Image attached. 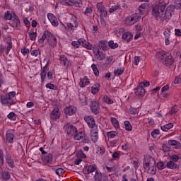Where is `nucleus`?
Returning a JSON list of instances; mask_svg holds the SVG:
<instances>
[{"mask_svg": "<svg viewBox=\"0 0 181 181\" xmlns=\"http://www.w3.org/2000/svg\"><path fill=\"white\" fill-rule=\"evenodd\" d=\"M175 12V7L170 5L166 8V3L160 2L152 6L151 14L156 21H169L172 18V13Z\"/></svg>", "mask_w": 181, "mask_h": 181, "instance_id": "f257e3e1", "label": "nucleus"}, {"mask_svg": "<svg viewBox=\"0 0 181 181\" xmlns=\"http://www.w3.org/2000/svg\"><path fill=\"white\" fill-rule=\"evenodd\" d=\"M143 166L147 173L150 175L156 174V161H155V158L152 156L149 155L144 156Z\"/></svg>", "mask_w": 181, "mask_h": 181, "instance_id": "f03ea898", "label": "nucleus"}, {"mask_svg": "<svg viewBox=\"0 0 181 181\" xmlns=\"http://www.w3.org/2000/svg\"><path fill=\"white\" fill-rule=\"evenodd\" d=\"M16 96V92L11 91L4 95H1L0 103L2 105H13L16 103L15 97Z\"/></svg>", "mask_w": 181, "mask_h": 181, "instance_id": "7ed1b4c3", "label": "nucleus"}, {"mask_svg": "<svg viewBox=\"0 0 181 181\" xmlns=\"http://www.w3.org/2000/svg\"><path fill=\"white\" fill-rule=\"evenodd\" d=\"M156 56L158 58V60L161 62V63H163L167 66H172L175 62L172 57V55L165 51L158 52L156 54Z\"/></svg>", "mask_w": 181, "mask_h": 181, "instance_id": "20e7f679", "label": "nucleus"}, {"mask_svg": "<svg viewBox=\"0 0 181 181\" xmlns=\"http://www.w3.org/2000/svg\"><path fill=\"white\" fill-rule=\"evenodd\" d=\"M141 19V15L139 13H134L130 17H127L125 19L126 25H135L138 21Z\"/></svg>", "mask_w": 181, "mask_h": 181, "instance_id": "39448f33", "label": "nucleus"}, {"mask_svg": "<svg viewBox=\"0 0 181 181\" xmlns=\"http://www.w3.org/2000/svg\"><path fill=\"white\" fill-rule=\"evenodd\" d=\"M84 119L90 129H95L98 128V125L95 124V120L92 116H85Z\"/></svg>", "mask_w": 181, "mask_h": 181, "instance_id": "423d86ee", "label": "nucleus"}, {"mask_svg": "<svg viewBox=\"0 0 181 181\" xmlns=\"http://www.w3.org/2000/svg\"><path fill=\"white\" fill-rule=\"evenodd\" d=\"M64 129L68 135L70 136H74L77 134V128L74 125L67 124L64 126Z\"/></svg>", "mask_w": 181, "mask_h": 181, "instance_id": "0eeeda50", "label": "nucleus"}, {"mask_svg": "<svg viewBox=\"0 0 181 181\" xmlns=\"http://www.w3.org/2000/svg\"><path fill=\"white\" fill-rule=\"evenodd\" d=\"M61 115L62 113L60 112V109H59V107H54L49 115V117L52 121H57V119L60 118Z\"/></svg>", "mask_w": 181, "mask_h": 181, "instance_id": "6e6552de", "label": "nucleus"}, {"mask_svg": "<svg viewBox=\"0 0 181 181\" xmlns=\"http://www.w3.org/2000/svg\"><path fill=\"white\" fill-rule=\"evenodd\" d=\"M47 35H49L47 42L51 46V47H56L57 46V39L52 33H47Z\"/></svg>", "mask_w": 181, "mask_h": 181, "instance_id": "1a4fd4ad", "label": "nucleus"}, {"mask_svg": "<svg viewBox=\"0 0 181 181\" xmlns=\"http://www.w3.org/2000/svg\"><path fill=\"white\" fill-rule=\"evenodd\" d=\"M90 110L93 114H98L100 112V105L98 103V101L94 100L92 101L90 103Z\"/></svg>", "mask_w": 181, "mask_h": 181, "instance_id": "9d476101", "label": "nucleus"}, {"mask_svg": "<svg viewBox=\"0 0 181 181\" xmlns=\"http://www.w3.org/2000/svg\"><path fill=\"white\" fill-rule=\"evenodd\" d=\"M47 18L49 21L50 23L52 25V26H54V28L59 26V21H57V18H56V16H54L53 13H48Z\"/></svg>", "mask_w": 181, "mask_h": 181, "instance_id": "9b49d317", "label": "nucleus"}, {"mask_svg": "<svg viewBox=\"0 0 181 181\" xmlns=\"http://www.w3.org/2000/svg\"><path fill=\"white\" fill-rule=\"evenodd\" d=\"M93 54L95 57V59H97V60H99V62H101L102 60H104L105 59V54L104 52L100 51V49H98L96 51H93Z\"/></svg>", "mask_w": 181, "mask_h": 181, "instance_id": "f8f14e48", "label": "nucleus"}, {"mask_svg": "<svg viewBox=\"0 0 181 181\" xmlns=\"http://www.w3.org/2000/svg\"><path fill=\"white\" fill-rule=\"evenodd\" d=\"M42 160L46 165H47V163L51 165L52 162H53V155H52V153H48L42 156Z\"/></svg>", "mask_w": 181, "mask_h": 181, "instance_id": "ddd939ff", "label": "nucleus"}, {"mask_svg": "<svg viewBox=\"0 0 181 181\" xmlns=\"http://www.w3.org/2000/svg\"><path fill=\"white\" fill-rule=\"evenodd\" d=\"M90 139L93 142H97L98 141V127L90 129Z\"/></svg>", "mask_w": 181, "mask_h": 181, "instance_id": "4468645a", "label": "nucleus"}, {"mask_svg": "<svg viewBox=\"0 0 181 181\" xmlns=\"http://www.w3.org/2000/svg\"><path fill=\"white\" fill-rule=\"evenodd\" d=\"M97 8L100 13V16L102 18H105L107 14V9L105 8V7H104V6H103L101 4H98L97 5Z\"/></svg>", "mask_w": 181, "mask_h": 181, "instance_id": "2eb2a0df", "label": "nucleus"}, {"mask_svg": "<svg viewBox=\"0 0 181 181\" xmlns=\"http://www.w3.org/2000/svg\"><path fill=\"white\" fill-rule=\"evenodd\" d=\"M11 25L13 28H19V26H21V21H19V18L16 14L11 20Z\"/></svg>", "mask_w": 181, "mask_h": 181, "instance_id": "dca6fc26", "label": "nucleus"}, {"mask_svg": "<svg viewBox=\"0 0 181 181\" xmlns=\"http://www.w3.org/2000/svg\"><path fill=\"white\" fill-rule=\"evenodd\" d=\"M122 40H124V42H131V40L134 39V35L131 33V32L127 31L122 35Z\"/></svg>", "mask_w": 181, "mask_h": 181, "instance_id": "f3484780", "label": "nucleus"}, {"mask_svg": "<svg viewBox=\"0 0 181 181\" xmlns=\"http://www.w3.org/2000/svg\"><path fill=\"white\" fill-rule=\"evenodd\" d=\"M76 111L77 109L73 106H68L64 109V113L66 115H74V114H76Z\"/></svg>", "mask_w": 181, "mask_h": 181, "instance_id": "a211bd4d", "label": "nucleus"}, {"mask_svg": "<svg viewBox=\"0 0 181 181\" xmlns=\"http://www.w3.org/2000/svg\"><path fill=\"white\" fill-rule=\"evenodd\" d=\"M168 144L173 146V149H181V143L176 140H168Z\"/></svg>", "mask_w": 181, "mask_h": 181, "instance_id": "6ab92c4d", "label": "nucleus"}, {"mask_svg": "<svg viewBox=\"0 0 181 181\" xmlns=\"http://www.w3.org/2000/svg\"><path fill=\"white\" fill-rule=\"evenodd\" d=\"M49 62L48 61L46 65L41 70L40 76H41L42 83H43V81H45V79L46 78V75L47 74V66H49Z\"/></svg>", "mask_w": 181, "mask_h": 181, "instance_id": "aec40b11", "label": "nucleus"}, {"mask_svg": "<svg viewBox=\"0 0 181 181\" xmlns=\"http://www.w3.org/2000/svg\"><path fill=\"white\" fill-rule=\"evenodd\" d=\"M90 84V80H88V78L87 76H84L83 78H80L79 81V86L82 88H84V87H86V86H88Z\"/></svg>", "mask_w": 181, "mask_h": 181, "instance_id": "412c9836", "label": "nucleus"}, {"mask_svg": "<svg viewBox=\"0 0 181 181\" xmlns=\"http://www.w3.org/2000/svg\"><path fill=\"white\" fill-rule=\"evenodd\" d=\"M59 60L64 64L65 67H70V66H71V63H70V61L67 59L66 55H60Z\"/></svg>", "mask_w": 181, "mask_h": 181, "instance_id": "4be33fe9", "label": "nucleus"}, {"mask_svg": "<svg viewBox=\"0 0 181 181\" xmlns=\"http://www.w3.org/2000/svg\"><path fill=\"white\" fill-rule=\"evenodd\" d=\"M84 136H86V134H84L83 132H77L74 135V139L75 141H81V139H84Z\"/></svg>", "mask_w": 181, "mask_h": 181, "instance_id": "5701e85b", "label": "nucleus"}, {"mask_svg": "<svg viewBox=\"0 0 181 181\" xmlns=\"http://www.w3.org/2000/svg\"><path fill=\"white\" fill-rule=\"evenodd\" d=\"M135 94L136 95H138V97H142L145 95V89L139 85L136 89Z\"/></svg>", "mask_w": 181, "mask_h": 181, "instance_id": "b1692460", "label": "nucleus"}, {"mask_svg": "<svg viewBox=\"0 0 181 181\" xmlns=\"http://www.w3.org/2000/svg\"><path fill=\"white\" fill-rule=\"evenodd\" d=\"M85 170L86 172V173L90 174V173H93V172H95V170H97V165H87L85 168Z\"/></svg>", "mask_w": 181, "mask_h": 181, "instance_id": "393cba45", "label": "nucleus"}, {"mask_svg": "<svg viewBox=\"0 0 181 181\" xmlns=\"http://www.w3.org/2000/svg\"><path fill=\"white\" fill-rule=\"evenodd\" d=\"M6 141H8L9 144H12L13 142V139L15 136L12 134L11 131H8L6 134Z\"/></svg>", "mask_w": 181, "mask_h": 181, "instance_id": "a878e982", "label": "nucleus"}, {"mask_svg": "<svg viewBox=\"0 0 181 181\" xmlns=\"http://www.w3.org/2000/svg\"><path fill=\"white\" fill-rule=\"evenodd\" d=\"M84 41V38L78 39L77 41H73L71 45L75 49H78L80 46L82 45L83 42Z\"/></svg>", "mask_w": 181, "mask_h": 181, "instance_id": "bb28decb", "label": "nucleus"}, {"mask_svg": "<svg viewBox=\"0 0 181 181\" xmlns=\"http://www.w3.org/2000/svg\"><path fill=\"white\" fill-rule=\"evenodd\" d=\"M16 14L11 11H6L4 13V19L6 21H11Z\"/></svg>", "mask_w": 181, "mask_h": 181, "instance_id": "cd10ccee", "label": "nucleus"}, {"mask_svg": "<svg viewBox=\"0 0 181 181\" xmlns=\"http://www.w3.org/2000/svg\"><path fill=\"white\" fill-rule=\"evenodd\" d=\"M71 4H73L76 8H83V2L81 0H69Z\"/></svg>", "mask_w": 181, "mask_h": 181, "instance_id": "c85d7f7f", "label": "nucleus"}, {"mask_svg": "<svg viewBox=\"0 0 181 181\" xmlns=\"http://www.w3.org/2000/svg\"><path fill=\"white\" fill-rule=\"evenodd\" d=\"M173 127V123H168L165 125L161 126L160 129L164 132H168L169 129H172Z\"/></svg>", "mask_w": 181, "mask_h": 181, "instance_id": "c756f323", "label": "nucleus"}, {"mask_svg": "<svg viewBox=\"0 0 181 181\" xmlns=\"http://www.w3.org/2000/svg\"><path fill=\"white\" fill-rule=\"evenodd\" d=\"M66 26H67L68 29H70L71 30H76V29H77V28L78 26V23H74V22L67 23Z\"/></svg>", "mask_w": 181, "mask_h": 181, "instance_id": "7c9ffc66", "label": "nucleus"}, {"mask_svg": "<svg viewBox=\"0 0 181 181\" xmlns=\"http://www.w3.org/2000/svg\"><path fill=\"white\" fill-rule=\"evenodd\" d=\"M6 163L8 165L9 168H15V163L13 162V160H12L11 156H6Z\"/></svg>", "mask_w": 181, "mask_h": 181, "instance_id": "2f4dec72", "label": "nucleus"}, {"mask_svg": "<svg viewBox=\"0 0 181 181\" xmlns=\"http://www.w3.org/2000/svg\"><path fill=\"white\" fill-rule=\"evenodd\" d=\"M139 12L141 15H145L146 13V4H143L140 5L138 8Z\"/></svg>", "mask_w": 181, "mask_h": 181, "instance_id": "473e14b6", "label": "nucleus"}, {"mask_svg": "<svg viewBox=\"0 0 181 181\" xmlns=\"http://www.w3.org/2000/svg\"><path fill=\"white\" fill-rule=\"evenodd\" d=\"M28 36H29V37L31 40L35 41V40H36L37 33H36V31H33L32 30H30L28 31Z\"/></svg>", "mask_w": 181, "mask_h": 181, "instance_id": "72a5a7b5", "label": "nucleus"}, {"mask_svg": "<svg viewBox=\"0 0 181 181\" xmlns=\"http://www.w3.org/2000/svg\"><path fill=\"white\" fill-rule=\"evenodd\" d=\"M96 153L98 155H100V156H102V155H104V153H105V148L104 147V146H98L96 149Z\"/></svg>", "mask_w": 181, "mask_h": 181, "instance_id": "f704fd0d", "label": "nucleus"}, {"mask_svg": "<svg viewBox=\"0 0 181 181\" xmlns=\"http://www.w3.org/2000/svg\"><path fill=\"white\" fill-rule=\"evenodd\" d=\"M86 49H88V50H92L93 49V45H91L90 42L86 41V40L83 39V41L82 42V45Z\"/></svg>", "mask_w": 181, "mask_h": 181, "instance_id": "c9c22d12", "label": "nucleus"}, {"mask_svg": "<svg viewBox=\"0 0 181 181\" xmlns=\"http://www.w3.org/2000/svg\"><path fill=\"white\" fill-rule=\"evenodd\" d=\"M100 91V85L99 83H95L91 87V93L92 94H97Z\"/></svg>", "mask_w": 181, "mask_h": 181, "instance_id": "e433bc0d", "label": "nucleus"}, {"mask_svg": "<svg viewBox=\"0 0 181 181\" xmlns=\"http://www.w3.org/2000/svg\"><path fill=\"white\" fill-rule=\"evenodd\" d=\"M117 135H118V132L115 131H110L107 132V136L109 139H112L115 138V136H117Z\"/></svg>", "mask_w": 181, "mask_h": 181, "instance_id": "4c0bfd02", "label": "nucleus"}, {"mask_svg": "<svg viewBox=\"0 0 181 181\" xmlns=\"http://www.w3.org/2000/svg\"><path fill=\"white\" fill-rule=\"evenodd\" d=\"M166 166L168 168V169H176L177 165L175 163H174V161L170 160L167 163Z\"/></svg>", "mask_w": 181, "mask_h": 181, "instance_id": "58836bf2", "label": "nucleus"}, {"mask_svg": "<svg viewBox=\"0 0 181 181\" xmlns=\"http://www.w3.org/2000/svg\"><path fill=\"white\" fill-rule=\"evenodd\" d=\"M103 101L105 103H106V104H109V105H111V104H114V100L112 99H111V98H110L108 95H105L103 96Z\"/></svg>", "mask_w": 181, "mask_h": 181, "instance_id": "ea45409f", "label": "nucleus"}, {"mask_svg": "<svg viewBox=\"0 0 181 181\" xmlns=\"http://www.w3.org/2000/svg\"><path fill=\"white\" fill-rule=\"evenodd\" d=\"M119 9H121V6L119 4H116L115 6H112L110 9L109 12L110 13H112L115 12L116 11H119Z\"/></svg>", "mask_w": 181, "mask_h": 181, "instance_id": "a19ab883", "label": "nucleus"}, {"mask_svg": "<svg viewBox=\"0 0 181 181\" xmlns=\"http://www.w3.org/2000/svg\"><path fill=\"white\" fill-rule=\"evenodd\" d=\"M79 97V100L81 101V103H83V105H86L87 103V98H86V95L83 93H80L78 95Z\"/></svg>", "mask_w": 181, "mask_h": 181, "instance_id": "79ce46f5", "label": "nucleus"}, {"mask_svg": "<svg viewBox=\"0 0 181 181\" xmlns=\"http://www.w3.org/2000/svg\"><path fill=\"white\" fill-rule=\"evenodd\" d=\"M170 160H172L174 163H177L179 161V159H180V155L174 154L170 156Z\"/></svg>", "mask_w": 181, "mask_h": 181, "instance_id": "37998d69", "label": "nucleus"}, {"mask_svg": "<svg viewBox=\"0 0 181 181\" xmlns=\"http://www.w3.org/2000/svg\"><path fill=\"white\" fill-rule=\"evenodd\" d=\"M99 45L102 49V50H103L104 52H105V50H107V40H101L99 42Z\"/></svg>", "mask_w": 181, "mask_h": 181, "instance_id": "c03bdc74", "label": "nucleus"}, {"mask_svg": "<svg viewBox=\"0 0 181 181\" xmlns=\"http://www.w3.org/2000/svg\"><path fill=\"white\" fill-rule=\"evenodd\" d=\"M110 121L113 127H115L116 129L119 128V123L118 122V120H117L115 117H111Z\"/></svg>", "mask_w": 181, "mask_h": 181, "instance_id": "a18cd8bd", "label": "nucleus"}, {"mask_svg": "<svg viewBox=\"0 0 181 181\" xmlns=\"http://www.w3.org/2000/svg\"><path fill=\"white\" fill-rule=\"evenodd\" d=\"M47 33H51L49 31H45V33L42 35V37L40 39L39 42L40 43H43L45 42L46 38H49V34Z\"/></svg>", "mask_w": 181, "mask_h": 181, "instance_id": "49530a36", "label": "nucleus"}, {"mask_svg": "<svg viewBox=\"0 0 181 181\" xmlns=\"http://www.w3.org/2000/svg\"><path fill=\"white\" fill-rule=\"evenodd\" d=\"M31 56H33L34 57H40V50L39 49H34L32 50L30 52Z\"/></svg>", "mask_w": 181, "mask_h": 181, "instance_id": "de8ad7c7", "label": "nucleus"}, {"mask_svg": "<svg viewBox=\"0 0 181 181\" xmlns=\"http://www.w3.org/2000/svg\"><path fill=\"white\" fill-rule=\"evenodd\" d=\"M95 180L100 181L103 180V174L101 173L96 171L94 175Z\"/></svg>", "mask_w": 181, "mask_h": 181, "instance_id": "09e8293b", "label": "nucleus"}, {"mask_svg": "<svg viewBox=\"0 0 181 181\" xmlns=\"http://www.w3.org/2000/svg\"><path fill=\"white\" fill-rule=\"evenodd\" d=\"M7 118L11 121H16V115L13 112H11L8 115Z\"/></svg>", "mask_w": 181, "mask_h": 181, "instance_id": "8fccbe9b", "label": "nucleus"}, {"mask_svg": "<svg viewBox=\"0 0 181 181\" xmlns=\"http://www.w3.org/2000/svg\"><path fill=\"white\" fill-rule=\"evenodd\" d=\"M76 156L79 159H86V158H87V156H86V154H84V153L81 150L78 151V152L76 153Z\"/></svg>", "mask_w": 181, "mask_h": 181, "instance_id": "3c124183", "label": "nucleus"}, {"mask_svg": "<svg viewBox=\"0 0 181 181\" xmlns=\"http://www.w3.org/2000/svg\"><path fill=\"white\" fill-rule=\"evenodd\" d=\"M124 68H119L117 69H115L114 74L115 76H121L124 73Z\"/></svg>", "mask_w": 181, "mask_h": 181, "instance_id": "603ef678", "label": "nucleus"}, {"mask_svg": "<svg viewBox=\"0 0 181 181\" xmlns=\"http://www.w3.org/2000/svg\"><path fill=\"white\" fill-rule=\"evenodd\" d=\"M174 11H175V9H181V0H175V3H174Z\"/></svg>", "mask_w": 181, "mask_h": 181, "instance_id": "864d4df0", "label": "nucleus"}, {"mask_svg": "<svg viewBox=\"0 0 181 181\" xmlns=\"http://www.w3.org/2000/svg\"><path fill=\"white\" fill-rule=\"evenodd\" d=\"M124 126L126 131H132V125H131V123L129 121L124 122Z\"/></svg>", "mask_w": 181, "mask_h": 181, "instance_id": "5fc2aeb1", "label": "nucleus"}, {"mask_svg": "<svg viewBox=\"0 0 181 181\" xmlns=\"http://www.w3.org/2000/svg\"><path fill=\"white\" fill-rule=\"evenodd\" d=\"M91 67H92L93 71L94 72L95 76H100V71H98V69L97 68V65L93 64H92Z\"/></svg>", "mask_w": 181, "mask_h": 181, "instance_id": "6e6d98bb", "label": "nucleus"}, {"mask_svg": "<svg viewBox=\"0 0 181 181\" xmlns=\"http://www.w3.org/2000/svg\"><path fill=\"white\" fill-rule=\"evenodd\" d=\"M109 45V47H110V49H117V47H118V44L117 42H114L112 40H110L108 42Z\"/></svg>", "mask_w": 181, "mask_h": 181, "instance_id": "4d7b16f0", "label": "nucleus"}, {"mask_svg": "<svg viewBox=\"0 0 181 181\" xmlns=\"http://www.w3.org/2000/svg\"><path fill=\"white\" fill-rule=\"evenodd\" d=\"M170 33H171L170 29L166 28L165 30V31L163 32V35L165 36V38H170Z\"/></svg>", "mask_w": 181, "mask_h": 181, "instance_id": "13d9d810", "label": "nucleus"}, {"mask_svg": "<svg viewBox=\"0 0 181 181\" xmlns=\"http://www.w3.org/2000/svg\"><path fill=\"white\" fill-rule=\"evenodd\" d=\"M179 111V108L177 105H174L172 107L171 110L170 111V115H173V114H176Z\"/></svg>", "mask_w": 181, "mask_h": 181, "instance_id": "bf43d9fd", "label": "nucleus"}, {"mask_svg": "<svg viewBox=\"0 0 181 181\" xmlns=\"http://www.w3.org/2000/svg\"><path fill=\"white\" fill-rule=\"evenodd\" d=\"M46 88H49V90H57V86H56L53 83H47L45 85Z\"/></svg>", "mask_w": 181, "mask_h": 181, "instance_id": "052dcab7", "label": "nucleus"}, {"mask_svg": "<svg viewBox=\"0 0 181 181\" xmlns=\"http://www.w3.org/2000/svg\"><path fill=\"white\" fill-rule=\"evenodd\" d=\"M91 13H93V8H91V6L86 7L84 15L88 16V15H91Z\"/></svg>", "mask_w": 181, "mask_h": 181, "instance_id": "680f3d73", "label": "nucleus"}, {"mask_svg": "<svg viewBox=\"0 0 181 181\" xmlns=\"http://www.w3.org/2000/svg\"><path fill=\"white\" fill-rule=\"evenodd\" d=\"M1 176L3 179L5 180H8V179H11V175L9 174L8 172H3L1 174Z\"/></svg>", "mask_w": 181, "mask_h": 181, "instance_id": "e2e57ef3", "label": "nucleus"}, {"mask_svg": "<svg viewBox=\"0 0 181 181\" xmlns=\"http://www.w3.org/2000/svg\"><path fill=\"white\" fill-rule=\"evenodd\" d=\"M157 168L158 169L162 170V169H165L166 168V163L163 162H159L157 163Z\"/></svg>", "mask_w": 181, "mask_h": 181, "instance_id": "0e129e2a", "label": "nucleus"}, {"mask_svg": "<svg viewBox=\"0 0 181 181\" xmlns=\"http://www.w3.org/2000/svg\"><path fill=\"white\" fill-rule=\"evenodd\" d=\"M130 111V114H132V115H138L139 111H138V109L134 108V107H130L129 109Z\"/></svg>", "mask_w": 181, "mask_h": 181, "instance_id": "69168bd1", "label": "nucleus"}, {"mask_svg": "<svg viewBox=\"0 0 181 181\" xmlns=\"http://www.w3.org/2000/svg\"><path fill=\"white\" fill-rule=\"evenodd\" d=\"M159 134H160V132H159V129H154L151 132V136H153V138H158V135H159Z\"/></svg>", "mask_w": 181, "mask_h": 181, "instance_id": "338daca9", "label": "nucleus"}, {"mask_svg": "<svg viewBox=\"0 0 181 181\" xmlns=\"http://www.w3.org/2000/svg\"><path fill=\"white\" fill-rule=\"evenodd\" d=\"M55 173L58 175V176H60L61 175H63V173H64V169L63 168H57L56 170H55Z\"/></svg>", "mask_w": 181, "mask_h": 181, "instance_id": "774afa93", "label": "nucleus"}]
</instances>
